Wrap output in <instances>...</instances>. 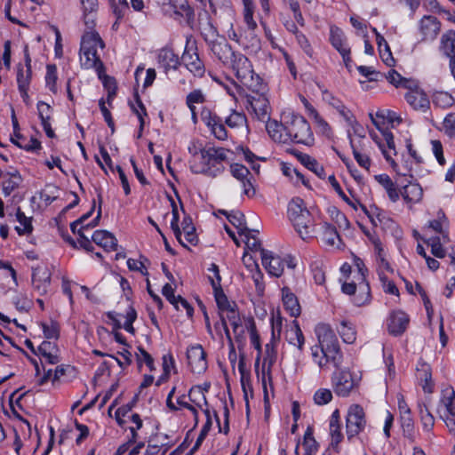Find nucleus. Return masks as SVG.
<instances>
[{"instance_id": "nucleus-1", "label": "nucleus", "mask_w": 455, "mask_h": 455, "mask_svg": "<svg viewBox=\"0 0 455 455\" xmlns=\"http://www.w3.org/2000/svg\"><path fill=\"white\" fill-rule=\"evenodd\" d=\"M318 344L312 347L313 360L321 369L331 364L339 369L343 362V354L338 338L329 324L320 323L315 329Z\"/></svg>"}, {"instance_id": "nucleus-2", "label": "nucleus", "mask_w": 455, "mask_h": 455, "mask_svg": "<svg viewBox=\"0 0 455 455\" xmlns=\"http://www.w3.org/2000/svg\"><path fill=\"white\" fill-rule=\"evenodd\" d=\"M176 387H172L168 394L166 405L172 411H188L196 419L199 411H202L209 417L207 402L204 391L200 387H192L188 396L184 394L174 397Z\"/></svg>"}, {"instance_id": "nucleus-3", "label": "nucleus", "mask_w": 455, "mask_h": 455, "mask_svg": "<svg viewBox=\"0 0 455 455\" xmlns=\"http://www.w3.org/2000/svg\"><path fill=\"white\" fill-rule=\"evenodd\" d=\"M226 149L209 147L204 152L196 155L190 159V170L194 173H206L215 176L224 170L223 161L226 159Z\"/></svg>"}, {"instance_id": "nucleus-4", "label": "nucleus", "mask_w": 455, "mask_h": 455, "mask_svg": "<svg viewBox=\"0 0 455 455\" xmlns=\"http://www.w3.org/2000/svg\"><path fill=\"white\" fill-rule=\"evenodd\" d=\"M207 270L209 272L208 280L213 290L220 316V322L216 323L215 329L221 338L223 335L228 337V323L226 321V316L228 315V298L221 286L219 267L215 263H212Z\"/></svg>"}, {"instance_id": "nucleus-5", "label": "nucleus", "mask_w": 455, "mask_h": 455, "mask_svg": "<svg viewBox=\"0 0 455 455\" xmlns=\"http://www.w3.org/2000/svg\"><path fill=\"white\" fill-rule=\"evenodd\" d=\"M235 91L229 88V98L235 103L244 105L248 108L250 106L257 118L265 122L270 117V106L267 98L264 94L249 95L245 89L241 87L236 82L232 81Z\"/></svg>"}, {"instance_id": "nucleus-6", "label": "nucleus", "mask_w": 455, "mask_h": 455, "mask_svg": "<svg viewBox=\"0 0 455 455\" xmlns=\"http://www.w3.org/2000/svg\"><path fill=\"white\" fill-rule=\"evenodd\" d=\"M284 132H286L287 143L293 142L312 146L314 135L308 122L299 115L293 113L284 116Z\"/></svg>"}, {"instance_id": "nucleus-7", "label": "nucleus", "mask_w": 455, "mask_h": 455, "mask_svg": "<svg viewBox=\"0 0 455 455\" xmlns=\"http://www.w3.org/2000/svg\"><path fill=\"white\" fill-rule=\"evenodd\" d=\"M358 268L357 280L358 284L355 282L344 283L341 286L343 293L347 295H355L354 303L356 306H363L371 300V288L369 283L366 281L365 273L367 268L364 267L363 261L356 262Z\"/></svg>"}, {"instance_id": "nucleus-8", "label": "nucleus", "mask_w": 455, "mask_h": 455, "mask_svg": "<svg viewBox=\"0 0 455 455\" xmlns=\"http://www.w3.org/2000/svg\"><path fill=\"white\" fill-rule=\"evenodd\" d=\"M249 133V126H243L242 123L238 127H231L229 129V140L232 142L234 148H229V152L237 158L251 163L256 156L247 147Z\"/></svg>"}, {"instance_id": "nucleus-9", "label": "nucleus", "mask_w": 455, "mask_h": 455, "mask_svg": "<svg viewBox=\"0 0 455 455\" xmlns=\"http://www.w3.org/2000/svg\"><path fill=\"white\" fill-rule=\"evenodd\" d=\"M114 418L120 427L130 431L129 443H135L140 437L139 432L143 427V420L131 407L124 405L117 408Z\"/></svg>"}, {"instance_id": "nucleus-10", "label": "nucleus", "mask_w": 455, "mask_h": 455, "mask_svg": "<svg viewBox=\"0 0 455 455\" xmlns=\"http://www.w3.org/2000/svg\"><path fill=\"white\" fill-rule=\"evenodd\" d=\"M231 69L237 81L242 84L241 87H246L252 92L256 90L257 84L253 82V71L249 60L242 54L232 52Z\"/></svg>"}, {"instance_id": "nucleus-11", "label": "nucleus", "mask_w": 455, "mask_h": 455, "mask_svg": "<svg viewBox=\"0 0 455 455\" xmlns=\"http://www.w3.org/2000/svg\"><path fill=\"white\" fill-rule=\"evenodd\" d=\"M229 172L235 182L232 183L233 191L242 188V193L248 197L254 196L256 191L251 182L252 175L249 169L237 163L229 164Z\"/></svg>"}, {"instance_id": "nucleus-12", "label": "nucleus", "mask_w": 455, "mask_h": 455, "mask_svg": "<svg viewBox=\"0 0 455 455\" xmlns=\"http://www.w3.org/2000/svg\"><path fill=\"white\" fill-rule=\"evenodd\" d=\"M331 382L333 391L338 396L347 397L358 387L360 378L350 371L340 370L333 373Z\"/></svg>"}, {"instance_id": "nucleus-13", "label": "nucleus", "mask_w": 455, "mask_h": 455, "mask_svg": "<svg viewBox=\"0 0 455 455\" xmlns=\"http://www.w3.org/2000/svg\"><path fill=\"white\" fill-rule=\"evenodd\" d=\"M261 261L267 273L275 277L282 275L285 265L291 269H293L296 267V263L292 257L287 256L286 258L282 259L279 256L274 255L272 251L267 250L261 251Z\"/></svg>"}, {"instance_id": "nucleus-14", "label": "nucleus", "mask_w": 455, "mask_h": 455, "mask_svg": "<svg viewBox=\"0 0 455 455\" xmlns=\"http://www.w3.org/2000/svg\"><path fill=\"white\" fill-rule=\"evenodd\" d=\"M196 51V41L191 36L187 37L186 47L181 60L190 73L195 76L202 77L205 72V68Z\"/></svg>"}, {"instance_id": "nucleus-15", "label": "nucleus", "mask_w": 455, "mask_h": 455, "mask_svg": "<svg viewBox=\"0 0 455 455\" xmlns=\"http://www.w3.org/2000/svg\"><path fill=\"white\" fill-rule=\"evenodd\" d=\"M366 427V418L363 408L359 404L351 405L346 417V433L347 439L359 435Z\"/></svg>"}, {"instance_id": "nucleus-16", "label": "nucleus", "mask_w": 455, "mask_h": 455, "mask_svg": "<svg viewBox=\"0 0 455 455\" xmlns=\"http://www.w3.org/2000/svg\"><path fill=\"white\" fill-rule=\"evenodd\" d=\"M203 122L210 129L212 134L220 140H225L228 138L226 124L228 118L223 120L216 113L208 108H204L201 113Z\"/></svg>"}, {"instance_id": "nucleus-17", "label": "nucleus", "mask_w": 455, "mask_h": 455, "mask_svg": "<svg viewBox=\"0 0 455 455\" xmlns=\"http://www.w3.org/2000/svg\"><path fill=\"white\" fill-rule=\"evenodd\" d=\"M90 215L91 212L83 215L80 219L74 221L70 226L72 232L74 234L77 233L79 235L78 242L80 246L88 251H92L93 250V246L89 237L85 235L84 231L94 228L98 224L100 214L99 213L92 222L84 224L85 220H87Z\"/></svg>"}, {"instance_id": "nucleus-18", "label": "nucleus", "mask_w": 455, "mask_h": 455, "mask_svg": "<svg viewBox=\"0 0 455 455\" xmlns=\"http://www.w3.org/2000/svg\"><path fill=\"white\" fill-rule=\"evenodd\" d=\"M275 339L276 336L275 335V330L273 331V335L271 340L266 345V356L263 360V369H262V386L265 392V399L267 396V378L269 382L272 381L271 376V368L276 361L277 353L275 350Z\"/></svg>"}, {"instance_id": "nucleus-19", "label": "nucleus", "mask_w": 455, "mask_h": 455, "mask_svg": "<svg viewBox=\"0 0 455 455\" xmlns=\"http://www.w3.org/2000/svg\"><path fill=\"white\" fill-rule=\"evenodd\" d=\"M188 366L194 373L201 374L207 369L205 353L200 345H192L187 349Z\"/></svg>"}, {"instance_id": "nucleus-20", "label": "nucleus", "mask_w": 455, "mask_h": 455, "mask_svg": "<svg viewBox=\"0 0 455 455\" xmlns=\"http://www.w3.org/2000/svg\"><path fill=\"white\" fill-rule=\"evenodd\" d=\"M51 285V272L46 267H36L32 271V288L39 296L45 295Z\"/></svg>"}, {"instance_id": "nucleus-21", "label": "nucleus", "mask_w": 455, "mask_h": 455, "mask_svg": "<svg viewBox=\"0 0 455 455\" xmlns=\"http://www.w3.org/2000/svg\"><path fill=\"white\" fill-rule=\"evenodd\" d=\"M229 238L234 241L237 247H239L241 243H244V252L243 257L244 261L247 257V251H251L253 253L259 252L261 256V251L264 249L261 247L260 240L251 234V229L244 233L242 237H237V235L229 229Z\"/></svg>"}, {"instance_id": "nucleus-22", "label": "nucleus", "mask_w": 455, "mask_h": 455, "mask_svg": "<svg viewBox=\"0 0 455 455\" xmlns=\"http://www.w3.org/2000/svg\"><path fill=\"white\" fill-rule=\"evenodd\" d=\"M421 41H434L441 30V22L435 16L425 15L419 24Z\"/></svg>"}, {"instance_id": "nucleus-23", "label": "nucleus", "mask_w": 455, "mask_h": 455, "mask_svg": "<svg viewBox=\"0 0 455 455\" xmlns=\"http://www.w3.org/2000/svg\"><path fill=\"white\" fill-rule=\"evenodd\" d=\"M407 89L408 92L404 94L407 103L415 110L427 111L430 106L427 94L418 86L412 88L411 84Z\"/></svg>"}, {"instance_id": "nucleus-24", "label": "nucleus", "mask_w": 455, "mask_h": 455, "mask_svg": "<svg viewBox=\"0 0 455 455\" xmlns=\"http://www.w3.org/2000/svg\"><path fill=\"white\" fill-rule=\"evenodd\" d=\"M291 221L303 240L314 237L315 227L314 218L310 212H305L297 220H292Z\"/></svg>"}, {"instance_id": "nucleus-25", "label": "nucleus", "mask_w": 455, "mask_h": 455, "mask_svg": "<svg viewBox=\"0 0 455 455\" xmlns=\"http://www.w3.org/2000/svg\"><path fill=\"white\" fill-rule=\"evenodd\" d=\"M409 322L410 318L404 312H392L387 320V329L389 333L394 336L402 335L406 331Z\"/></svg>"}, {"instance_id": "nucleus-26", "label": "nucleus", "mask_w": 455, "mask_h": 455, "mask_svg": "<svg viewBox=\"0 0 455 455\" xmlns=\"http://www.w3.org/2000/svg\"><path fill=\"white\" fill-rule=\"evenodd\" d=\"M108 317L115 323L116 328H124L129 333L134 334L133 322L137 318V313L132 307L126 309L124 315L109 313Z\"/></svg>"}, {"instance_id": "nucleus-27", "label": "nucleus", "mask_w": 455, "mask_h": 455, "mask_svg": "<svg viewBox=\"0 0 455 455\" xmlns=\"http://www.w3.org/2000/svg\"><path fill=\"white\" fill-rule=\"evenodd\" d=\"M36 108L38 112V117L41 121V125L46 136L50 139L54 138L55 132L52 128V118L53 112L52 107L44 101H38Z\"/></svg>"}, {"instance_id": "nucleus-28", "label": "nucleus", "mask_w": 455, "mask_h": 455, "mask_svg": "<svg viewBox=\"0 0 455 455\" xmlns=\"http://www.w3.org/2000/svg\"><path fill=\"white\" fill-rule=\"evenodd\" d=\"M41 361L50 364H56L60 362V349L53 341L44 340L37 347Z\"/></svg>"}, {"instance_id": "nucleus-29", "label": "nucleus", "mask_w": 455, "mask_h": 455, "mask_svg": "<svg viewBox=\"0 0 455 455\" xmlns=\"http://www.w3.org/2000/svg\"><path fill=\"white\" fill-rule=\"evenodd\" d=\"M10 140L15 146L28 152L37 153L42 148L41 142L36 138L28 139L20 131L12 132Z\"/></svg>"}, {"instance_id": "nucleus-30", "label": "nucleus", "mask_w": 455, "mask_h": 455, "mask_svg": "<svg viewBox=\"0 0 455 455\" xmlns=\"http://www.w3.org/2000/svg\"><path fill=\"white\" fill-rule=\"evenodd\" d=\"M175 194L178 198V203L175 202L173 198L169 196L170 204L172 206V218L171 220V228L173 231L174 235H175L176 239L179 241V243L182 246H186V244L184 243V241L182 239V232L179 226L180 212H182L183 213H185V212H184L183 204L181 203L180 196H178L177 193H175Z\"/></svg>"}, {"instance_id": "nucleus-31", "label": "nucleus", "mask_w": 455, "mask_h": 455, "mask_svg": "<svg viewBox=\"0 0 455 455\" xmlns=\"http://www.w3.org/2000/svg\"><path fill=\"white\" fill-rule=\"evenodd\" d=\"M80 61L84 68H94L99 77H101L104 67L98 52L80 49Z\"/></svg>"}, {"instance_id": "nucleus-32", "label": "nucleus", "mask_w": 455, "mask_h": 455, "mask_svg": "<svg viewBox=\"0 0 455 455\" xmlns=\"http://www.w3.org/2000/svg\"><path fill=\"white\" fill-rule=\"evenodd\" d=\"M159 68L167 74L170 70H176L180 66L179 56L169 48L161 49L157 55Z\"/></svg>"}, {"instance_id": "nucleus-33", "label": "nucleus", "mask_w": 455, "mask_h": 455, "mask_svg": "<svg viewBox=\"0 0 455 455\" xmlns=\"http://www.w3.org/2000/svg\"><path fill=\"white\" fill-rule=\"evenodd\" d=\"M92 240L97 245L102 247L106 251H116L117 240L115 235L107 230H96L92 235Z\"/></svg>"}, {"instance_id": "nucleus-34", "label": "nucleus", "mask_w": 455, "mask_h": 455, "mask_svg": "<svg viewBox=\"0 0 455 455\" xmlns=\"http://www.w3.org/2000/svg\"><path fill=\"white\" fill-rule=\"evenodd\" d=\"M330 41L331 45L339 52L341 56L351 52L347 44V38L343 31L338 27H331L330 31Z\"/></svg>"}, {"instance_id": "nucleus-35", "label": "nucleus", "mask_w": 455, "mask_h": 455, "mask_svg": "<svg viewBox=\"0 0 455 455\" xmlns=\"http://www.w3.org/2000/svg\"><path fill=\"white\" fill-rule=\"evenodd\" d=\"M282 299L284 309L291 316L297 317L300 315V306L294 293L288 287L282 289Z\"/></svg>"}, {"instance_id": "nucleus-36", "label": "nucleus", "mask_w": 455, "mask_h": 455, "mask_svg": "<svg viewBox=\"0 0 455 455\" xmlns=\"http://www.w3.org/2000/svg\"><path fill=\"white\" fill-rule=\"evenodd\" d=\"M266 130L269 135V137L275 142L279 143H287V136L284 132V122L278 123L275 120L267 119L266 121Z\"/></svg>"}, {"instance_id": "nucleus-37", "label": "nucleus", "mask_w": 455, "mask_h": 455, "mask_svg": "<svg viewBox=\"0 0 455 455\" xmlns=\"http://www.w3.org/2000/svg\"><path fill=\"white\" fill-rule=\"evenodd\" d=\"M103 47V41L96 31L91 30L84 34L80 49L98 52V49Z\"/></svg>"}, {"instance_id": "nucleus-38", "label": "nucleus", "mask_w": 455, "mask_h": 455, "mask_svg": "<svg viewBox=\"0 0 455 455\" xmlns=\"http://www.w3.org/2000/svg\"><path fill=\"white\" fill-rule=\"evenodd\" d=\"M372 31L376 35V41L379 47V56L382 61L387 67H393L395 65V59L392 56V52L390 51L389 45L384 36H382L375 28H372Z\"/></svg>"}, {"instance_id": "nucleus-39", "label": "nucleus", "mask_w": 455, "mask_h": 455, "mask_svg": "<svg viewBox=\"0 0 455 455\" xmlns=\"http://www.w3.org/2000/svg\"><path fill=\"white\" fill-rule=\"evenodd\" d=\"M401 196L406 203L417 204L423 196L422 188L418 183H409L403 186Z\"/></svg>"}, {"instance_id": "nucleus-40", "label": "nucleus", "mask_w": 455, "mask_h": 455, "mask_svg": "<svg viewBox=\"0 0 455 455\" xmlns=\"http://www.w3.org/2000/svg\"><path fill=\"white\" fill-rule=\"evenodd\" d=\"M297 158L300 161V163L307 167L308 170L312 171L315 173L319 178L324 179L325 172L324 168L322 164H320L315 158L311 157L309 155L299 152L294 153Z\"/></svg>"}, {"instance_id": "nucleus-41", "label": "nucleus", "mask_w": 455, "mask_h": 455, "mask_svg": "<svg viewBox=\"0 0 455 455\" xmlns=\"http://www.w3.org/2000/svg\"><path fill=\"white\" fill-rule=\"evenodd\" d=\"M162 439H166V436L157 435L156 437L150 439L143 455H157L158 453L165 455L170 445L167 443L163 442Z\"/></svg>"}, {"instance_id": "nucleus-42", "label": "nucleus", "mask_w": 455, "mask_h": 455, "mask_svg": "<svg viewBox=\"0 0 455 455\" xmlns=\"http://www.w3.org/2000/svg\"><path fill=\"white\" fill-rule=\"evenodd\" d=\"M418 378L422 383V388L426 393H432L434 388V382L432 380V372L429 364L426 363H420L417 368Z\"/></svg>"}, {"instance_id": "nucleus-43", "label": "nucleus", "mask_w": 455, "mask_h": 455, "mask_svg": "<svg viewBox=\"0 0 455 455\" xmlns=\"http://www.w3.org/2000/svg\"><path fill=\"white\" fill-rule=\"evenodd\" d=\"M323 100L328 102L332 108H334L339 115L345 119V121H351V116L353 114L343 104V102L334 97L331 93L327 91L323 92Z\"/></svg>"}, {"instance_id": "nucleus-44", "label": "nucleus", "mask_w": 455, "mask_h": 455, "mask_svg": "<svg viewBox=\"0 0 455 455\" xmlns=\"http://www.w3.org/2000/svg\"><path fill=\"white\" fill-rule=\"evenodd\" d=\"M440 50L449 58L455 56V31L448 30L443 34L440 42Z\"/></svg>"}, {"instance_id": "nucleus-45", "label": "nucleus", "mask_w": 455, "mask_h": 455, "mask_svg": "<svg viewBox=\"0 0 455 455\" xmlns=\"http://www.w3.org/2000/svg\"><path fill=\"white\" fill-rule=\"evenodd\" d=\"M337 331L345 343H355L356 339V330L353 323L343 320L341 321L339 327L337 328Z\"/></svg>"}, {"instance_id": "nucleus-46", "label": "nucleus", "mask_w": 455, "mask_h": 455, "mask_svg": "<svg viewBox=\"0 0 455 455\" xmlns=\"http://www.w3.org/2000/svg\"><path fill=\"white\" fill-rule=\"evenodd\" d=\"M15 217L19 222V225L15 227L16 232L20 235H30L33 231L32 218L27 217L20 208L17 209Z\"/></svg>"}, {"instance_id": "nucleus-47", "label": "nucleus", "mask_w": 455, "mask_h": 455, "mask_svg": "<svg viewBox=\"0 0 455 455\" xmlns=\"http://www.w3.org/2000/svg\"><path fill=\"white\" fill-rule=\"evenodd\" d=\"M162 293L169 300V302L172 304L177 309L180 308V305L188 311L190 309L189 305L186 299H184L180 296L174 295V290L170 283H166L164 285L162 289Z\"/></svg>"}, {"instance_id": "nucleus-48", "label": "nucleus", "mask_w": 455, "mask_h": 455, "mask_svg": "<svg viewBox=\"0 0 455 455\" xmlns=\"http://www.w3.org/2000/svg\"><path fill=\"white\" fill-rule=\"evenodd\" d=\"M308 212L305 202L299 197L292 198L288 204L287 213L290 220H297L301 214Z\"/></svg>"}, {"instance_id": "nucleus-49", "label": "nucleus", "mask_w": 455, "mask_h": 455, "mask_svg": "<svg viewBox=\"0 0 455 455\" xmlns=\"http://www.w3.org/2000/svg\"><path fill=\"white\" fill-rule=\"evenodd\" d=\"M229 223L237 230V237H242L250 229L246 227L245 217L240 211L229 212Z\"/></svg>"}, {"instance_id": "nucleus-50", "label": "nucleus", "mask_w": 455, "mask_h": 455, "mask_svg": "<svg viewBox=\"0 0 455 455\" xmlns=\"http://www.w3.org/2000/svg\"><path fill=\"white\" fill-rule=\"evenodd\" d=\"M314 430L312 427H307L305 431L302 446L304 448V455H315L318 451V443L314 438Z\"/></svg>"}, {"instance_id": "nucleus-51", "label": "nucleus", "mask_w": 455, "mask_h": 455, "mask_svg": "<svg viewBox=\"0 0 455 455\" xmlns=\"http://www.w3.org/2000/svg\"><path fill=\"white\" fill-rule=\"evenodd\" d=\"M21 177L18 172L8 173L4 176L2 181L3 192L4 196H10L20 184Z\"/></svg>"}, {"instance_id": "nucleus-52", "label": "nucleus", "mask_w": 455, "mask_h": 455, "mask_svg": "<svg viewBox=\"0 0 455 455\" xmlns=\"http://www.w3.org/2000/svg\"><path fill=\"white\" fill-rule=\"evenodd\" d=\"M385 79H387L389 84H393L396 88H410V85L412 84L411 79L402 76L395 69H390L387 74H386Z\"/></svg>"}, {"instance_id": "nucleus-53", "label": "nucleus", "mask_w": 455, "mask_h": 455, "mask_svg": "<svg viewBox=\"0 0 455 455\" xmlns=\"http://www.w3.org/2000/svg\"><path fill=\"white\" fill-rule=\"evenodd\" d=\"M420 421L424 431L430 432L435 425V418L424 403H419Z\"/></svg>"}, {"instance_id": "nucleus-54", "label": "nucleus", "mask_w": 455, "mask_h": 455, "mask_svg": "<svg viewBox=\"0 0 455 455\" xmlns=\"http://www.w3.org/2000/svg\"><path fill=\"white\" fill-rule=\"evenodd\" d=\"M228 307H229L230 324L233 327V331H234L235 335L237 338H239V336L244 332V329L242 325V320L240 318L239 314L237 315V318L235 316V307H236L235 302H232V303L229 302Z\"/></svg>"}, {"instance_id": "nucleus-55", "label": "nucleus", "mask_w": 455, "mask_h": 455, "mask_svg": "<svg viewBox=\"0 0 455 455\" xmlns=\"http://www.w3.org/2000/svg\"><path fill=\"white\" fill-rule=\"evenodd\" d=\"M243 4V20L247 27L251 30L257 28V23L253 19L254 3L253 0H242Z\"/></svg>"}, {"instance_id": "nucleus-56", "label": "nucleus", "mask_w": 455, "mask_h": 455, "mask_svg": "<svg viewBox=\"0 0 455 455\" xmlns=\"http://www.w3.org/2000/svg\"><path fill=\"white\" fill-rule=\"evenodd\" d=\"M323 240L324 243L328 245H335L336 241H339V235L336 229V228L329 224L327 222H324L323 225Z\"/></svg>"}, {"instance_id": "nucleus-57", "label": "nucleus", "mask_w": 455, "mask_h": 455, "mask_svg": "<svg viewBox=\"0 0 455 455\" xmlns=\"http://www.w3.org/2000/svg\"><path fill=\"white\" fill-rule=\"evenodd\" d=\"M129 347H123L120 350L116 352L118 356L110 355L112 358H114L117 364L122 369H126L128 366H130L132 363V354L129 350Z\"/></svg>"}, {"instance_id": "nucleus-58", "label": "nucleus", "mask_w": 455, "mask_h": 455, "mask_svg": "<svg viewBox=\"0 0 455 455\" xmlns=\"http://www.w3.org/2000/svg\"><path fill=\"white\" fill-rule=\"evenodd\" d=\"M146 263H148V259L144 256H140L139 259H128L127 267L131 271H137L140 272L142 275L148 276V271Z\"/></svg>"}, {"instance_id": "nucleus-59", "label": "nucleus", "mask_w": 455, "mask_h": 455, "mask_svg": "<svg viewBox=\"0 0 455 455\" xmlns=\"http://www.w3.org/2000/svg\"><path fill=\"white\" fill-rule=\"evenodd\" d=\"M433 104L436 107L446 108L454 104V99L446 92H437L433 95Z\"/></svg>"}, {"instance_id": "nucleus-60", "label": "nucleus", "mask_w": 455, "mask_h": 455, "mask_svg": "<svg viewBox=\"0 0 455 455\" xmlns=\"http://www.w3.org/2000/svg\"><path fill=\"white\" fill-rule=\"evenodd\" d=\"M243 320H244L246 328L250 331L251 345L254 347V348L256 350L260 351L261 350L260 339H259V335L257 332L253 318L243 317Z\"/></svg>"}, {"instance_id": "nucleus-61", "label": "nucleus", "mask_w": 455, "mask_h": 455, "mask_svg": "<svg viewBox=\"0 0 455 455\" xmlns=\"http://www.w3.org/2000/svg\"><path fill=\"white\" fill-rule=\"evenodd\" d=\"M401 426L404 437L413 441L414 439V421L411 414L400 416Z\"/></svg>"}, {"instance_id": "nucleus-62", "label": "nucleus", "mask_w": 455, "mask_h": 455, "mask_svg": "<svg viewBox=\"0 0 455 455\" xmlns=\"http://www.w3.org/2000/svg\"><path fill=\"white\" fill-rule=\"evenodd\" d=\"M57 68L55 65H47L45 84L51 92L53 93L57 92Z\"/></svg>"}, {"instance_id": "nucleus-63", "label": "nucleus", "mask_w": 455, "mask_h": 455, "mask_svg": "<svg viewBox=\"0 0 455 455\" xmlns=\"http://www.w3.org/2000/svg\"><path fill=\"white\" fill-rule=\"evenodd\" d=\"M136 361L140 370H141L143 364H145L149 371L154 370V360L152 356L142 347L138 348Z\"/></svg>"}, {"instance_id": "nucleus-64", "label": "nucleus", "mask_w": 455, "mask_h": 455, "mask_svg": "<svg viewBox=\"0 0 455 455\" xmlns=\"http://www.w3.org/2000/svg\"><path fill=\"white\" fill-rule=\"evenodd\" d=\"M205 100L204 94L201 90H194L187 96V105L191 110L193 116H196V104H201Z\"/></svg>"}]
</instances>
